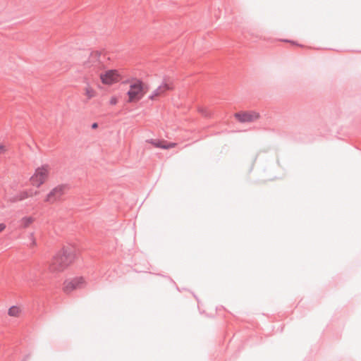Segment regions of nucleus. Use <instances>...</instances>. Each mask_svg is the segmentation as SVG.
<instances>
[{
  "mask_svg": "<svg viewBox=\"0 0 361 361\" xmlns=\"http://www.w3.org/2000/svg\"><path fill=\"white\" fill-rule=\"evenodd\" d=\"M173 89V82L169 79H164L161 84L151 92L149 99L156 101L164 97L168 91H172Z\"/></svg>",
  "mask_w": 361,
  "mask_h": 361,
  "instance_id": "obj_6",
  "label": "nucleus"
},
{
  "mask_svg": "<svg viewBox=\"0 0 361 361\" xmlns=\"http://www.w3.org/2000/svg\"><path fill=\"white\" fill-rule=\"evenodd\" d=\"M67 189V186L63 184L58 185L54 187L45 195L44 198V202L49 204H53L59 202L61 200L62 197L66 192Z\"/></svg>",
  "mask_w": 361,
  "mask_h": 361,
  "instance_id": "obj_4",
  "label": "nucleus"
},
{
  "mask_svg": "<svg viewBox=\"0 0 361 361\" xmlns=\"http://www.w3.org/2000/svg\"><path fill=\"white\" fill-rule=\"evenodd\" d=\"M118 102V99L117 97H116V96H112L109 99V104L111 106H114V105L117 104Z\"/></svg>",
  "mask_w": 361,
  "mask_h": 361,
  "instance_id": "obj_15",
  "label": "nucleus"
},
{
  "mask_svg": "<svg viewBox=\"0 0 361 361\" xmlns=\"http://www.w3.org/2000/svg\"><path fill=\"white\" fill-rule=\"evenodd\" d=\"M6 150V146L4 143H0V154L5 153Z\"/></svg>",
  "mask_w": 361,
  "mask_h": 361,
  "instance_id": "obj_16",
  "label": "nucleus"
},
{
  "mask_svg": "<svg viewBox=\"0 0 361 361\" xmlns=\"http://www.w3.org/2000/svg\"><path fill=\"white\" fill-rule=\"evenodd\" d=\"M99 54L98 52H92L88 56V60L87 61H85L84 63L85 65H90V63H92L95 61L97 60Z\"/></svg>",
  "mask_w": 361,
  "mask_h": 361,
  "instance_id": "obj_14",
  "label": "nucleus"
},
{
  "mask_svg": "<svg viewBox=\"0 0 361 361\" xmlns=\"http://www.w3.org/2000/svg\"><path fill=\"white\" fill-rule=\"evenodd\" d=\"M23 313V308L21 305H13L8 310V315L13 318H20Z\"/></svg>",
  "mask_w": 361,
  "mask_h": 361,
  "instance_id": "obj_12",
  "label": "nucleus"
},
{
  "mask_svg": "<svg viewBox=\"0 0 361 361\" xmlns=\"http://www.w3.org/2000/svg\"><path fill=\"white\" fill-rule=\"evenodd\" d=\"M57 255L64 262L67 267L72 264L77 259L78 250L73 245L63 247Z\"/></svg>",
  "mask_w": 361,
  "mask_h": 361,
  "instance_id": "obj_5",
  "label": "nucleus"
},
{
  "mask_svg": "<svg viewBox=\"0 0 361 361\" xmlns=\"http://www.w3.org/2000/svg\"><path fill=\"white\" fill-rule=\"evenodd\" d=\"M99 79L103 85H112L121 81L122 76L118 71L111 69L101 73Z\"/></svg>",
  "mask_w": 361,
  "mask_h": 361,
  "instance_id": "obj_7",
  "label": "nucleus"
},
{
  "mask_svg": "<svg viewBox=\"0 0 361 361\" xmlns=\"http://www.w3.org/2000/svg\"><path fill=\"white\" fill-rule=\"evenodd\" d=\"M68 267L56 254L49 264L48 270L50 273H59L64 271Z\"/></svg>",
  "mask_w": 361,
  "mask_h": 361,
  "instance_id": "obj_8",
  "label": "nucleus"
},
{
  "mask_svg": "<svg viewBox=\"0 0 361 361\" xmlns=\"http://www.w3.org/2000/svg\"><path fill=\"white\" fill-rule=\"evenodd\" d=\"M146 142L156 148L162 149H170L178 145L176 142H168L164 139H149Z\"/></svg>",
  "mask_w": 361,
  "mask_h": 361,
  "instance_id": "obj_10",
  "label": "nucleus"
},
{
  "mask_svg": "<svg viewBox=\"0 0 361 361\" xmlns=\"http://www.w3.org/2000/svg\"><path fill=\"white\" fill-rule=\"evenodd\" d=\"M87 281L84 276H76L66 279L62 285V290L65 294H71L76 290L84 288L87 286Z\"/></svg>",
  "mask_w": 361,
  "mask_h": 361,
  "instance_id": "obj_3",
  "label": "nucleus"
},
{
  "mask_svg": "<svg viewBox=\"0 0 361 361\" xmlns=\"http://www.w3.org/2000/svg\"><path fill=\"white\" fill-rule=\"evenodd\" d=\"M149 85L139 78H133L129 81V87L126 93L128 103L138 102L149 91Z\"/></svg>",
  "mask_w": 361,
  "mask_h": 361,
  "instance_id": "obj_1",
  "label": "nucleus"
},
{
  "mask_svg": "<svg viewBox=\"0 0 361 361\" xmlns=\"http://www.w3.org/2000/svg\"><path fill=\"white\" fill-rule=\"evenodd\" d=\"M83 94L87 100H90L97 95V92L95 88L90 85V83L86 84V85L82 89Z\"/></svg>",
  "mask_w": 361,
  "mask_h": 361,
  "instance_id": "obj_11",
  "label": "nucleus"
},
{
  "mask_svg": "<svg viewBox=\"0 0 361 361\" xmlns=\"http://www.w3.org/2000/svg\"><path fill=\"white\" fill-rule=\"evenodd\" d=\"M50 170L49 164H43L37 167L29 179L30 185L37 188H40L48 180Z\"/></svg>",
  "mask_w": 361,
  "mask_h": 361,
  "instance_id": "obj_2",
  "label": "nucleus"
},
{
  "mask_svg": "<svg viewBox=\"0 0 361 361\" xmlns=\"http://www.w3.org/2000/svg\"><path fill=\"white\" fill-rule=\"evenodd\" d=\"M28 197V195H23L21 198H22V199H23V198H26V197Z\"/></svg>",
  "mask_w": 361,
  "mask_h": 361,
  "instance_id": "obj_19",
  "label": "nucleus"
},
{
  "mask_svg": "<svg viewBox=\"0 0 361 361\" xmlns=\"http://www.w3.org/2000/svg\"><path fill=\"white\" fill-rule=\"evenodd\" d=\"M6 224L3 223L0 224V233L6 229Z\"/></svg>",
  "mask_w": 361,
  "mask_h": 361,
  "instance_id": "obj_17",
  "label": "nucleus"
},
{
  "mask_svg": "<svg viewBox=\"0 0 361 361\" xmlns=\"http://www.w3.org/2000/svg\"><path fill=\"white\" fill-rule=\"evenodd\" d=\"M34 222V218L32 216H25L21 219L20 223L22 227L27 228Z\"/></svg>",
  "mask_w": 361,
  "mask_h": 361,
  "instance_id": "obj_13",
  "label": "nucleus"
},
{
  "mask_svg": "<svg viewBox=\"0 0 361 361\" xmlns=\"http://www.w3.org/2000/svg\"><path fill=\"white\" fill-rule=\"evenodd\" d=\"M97 123H94V124L92 125V128H97Z\"/></svg>",
  "mask_w": 361,
  "mask_h": 361,
  "instance_id": "obj_18",
  "label": "nucleus"
},
{
  "mask_svg": "<svg viewBox=\"0 0 361 361\" xmlns=\"http://www.w3.org/2000/svg\"><path fill=\"white\" fill-rule=\"evenodd\" d=\"M234 117L240 123L252 122L259 118V114L255 111H241L234 114Z\"/></svg>",
  "mask_w": 361,
  "mask_h": 361,
  "instance_id": "obj_9",
  "label": "nucleus"
}]
</instances>
